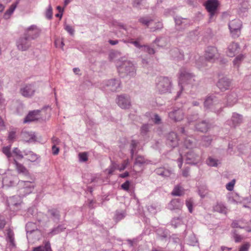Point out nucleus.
<instances>
[{
	"label": "nucleus",
	"instance_id": "57",
	"mask_svg": "<svg viewBox=\"0 0 251 251\" xmlns=\"http://www.w3.org/2000/svg\"><path fill=\"white\" fill-rule=\"evenodd\" d=\"M145 163V158L142 156H138L135 159V164L142 165Z\"/></svg>",
	"mask_w": 251,
	"mask_h": 251
},
{
	"label": "nucleus",
	"instance_id": "20",
	"mask_svg": "<svg viewBox=\"0 0 251 251\" xmlns=\"http://www.w3.org/2000/svg\"><path fill=\"white\" fill-rule=\"evenodd\" d=\"M18 181V178L17 176L11 175L10 172L7 173V175L2 180L3 183L7 185V186H12Z\"/></svg>",
	"mask_w": 251,
	"mask_h": 251
},
{
	"label": "nucleus",
	"instance_id": "24",
	"mask_svg": "<svg viewBox=\"0 0 251 251\" xmlns=\"http://www.w3.org/2000/svg\"><path fill=\"white\" fill-rule=\"evenodd\" d=\"M237 101V96L235 93L231 92L226 97V104L227 106H232Z\"/></svg>",
	"mask_w": 251,
	"mask_h": 251
},
{
	"label": "nucleus",
	"instance_id": "63",
	"mask_svg": "<svg viewBox=\"0 0 251 251\" xmlns=\"http://www.w3.org/2000/svg\"><path fill=\"white\" fill-rule=\"evenodd\" d=\"M128 164H129L128 159L125 160L124 161H123L121 165L118 167V169L120 171L124 170V169H125L126 168V167L127 166Z\"/></svg>",
	"mask_w": 251,
	"mask_h": 251
},
{
	"label": "nucleus",
	"instance_id": "31",
	"mask_svg": "<svg viewBox=\"0 0 251 251\" xmlns=\"http://www.w3.org/2000/svg\"><path fill=\"white\" fill-rule=\"evenodd\" d=\"M18 3V1L14 3H13L9 7V8L5 12L3 15V18L5 19H7L10 17V15L13 13L15 8H16Z\"/></svg>",
	"mask_w": 251,
	"mask_h": 251
},
{
	"label": "nucleus",
	"instance_id": "19",
	"mask_svg": "<svg viewBox=\"0 0 251 251\" xmlns=\"http://www.w3.org/2000/svg\"><path fill=\"white\" fill-rule=\"evenodd\" d=\"M167 144L172 148L176 147L178 144L177 134L174 132H171L167 135Z\"/></svg>",
	"mask_w": 251,
	"mask_h": 251
},
{
	"label": "nucleus",
	"instance_id": "21",
	"mask_svg": "<svg viewBox=\"0 0 251 251\" xmlns=\"http://www.w3.org/2000/svg\"><path fill=\"white\" fill-rule=\"evenodd\" d=\"M239 46L237 43L233 42L227 48L226 51L227 55L229 57H233L239 51Z\"/></svg>",
	"mask_w": 251,
	"mask_h": 251
},
{
	"label": "nucleus",
	"instance_id": "42",
	"mask_svg": "<svg viewBox=\"0 0 251 251\" xmlns=\"http://www.w3.org/2000/svg\"><path fill=\"white\" fill-rule=\"evenodd\" d=\"M174 20L177 25H183L184 24V25H185L188 22V20L186 19H183L178 16L175 17Z\"/></svg>",
	"mask_w": 251,
	"mask_h": 251
},
{
	"label": "nucleus",
	"instance_id": "48",
	"mask_svg": "<svg viewBox=\"0 0 251 251\" xmlns=\"http://www.w3.org/2000/svg\"><path fill=\"white\" fill-rule=\"evenodd\" d=\"M7 239L8 241L10 243L11 245L12 246H14V233L13 231L10 229H8L7 231Z\"/></svg>",
	"mask_w": 251,
	"mask_h": 251
},
{
	"label": "nucleus",
	"instance_id": "11",
	"mask_svg": "<svg viewBox=\"0 0 251 251\" xmlns=\"http://www.w3.org/2000/svg\"><path fill=\"white\" fill-rule=\"evenodd\" d=\"M16 45L19 50L25 51L31 46V40L24 35L17 41Z\"/></svg>",
	"mask_w": 251,
	"mask_h": 251
},
{
	"label": "nucleus",
	"instance_id": "40",
	"mask_svg": "<svg viewBox=\"0 0 251 251\" xmlns=\"http://www.w3.org/2000/svg\"><path fill=\"white\" fill-rule=\"evenodd\" d=\"M66 227L62 225H59L57 227L53 228L51 231L50 232L51 235H54L62 231L65 229Z\"/></svg>",
	"mask_w": 251,
	"mask_h": 251
},
{
	"label": "nucleus",
	"instance_id": "29",
	"mask_svg": "<svg viewBox=\"0 0 251 251\" xmlns=\"http://www.w3.org/2000/svg\"><path fill=\"white\" fill-rule=\"evenodd\" d=\"M152 125L147 124L142 125L140 128L141 135L145 137H149L148 134Z\"/></svg>",
	"mask_w": 251,
	"mask_h": 251
},
{
	"label": "nucleus",
	"instance_id": "41",
	"mask_svg": "<svg viewBox=\"0 0 251 251\" xmlns=\"http://www.w3.org/2000/svg\"><path fill=\"white\" fill-rule=\"evenodd\" d=\"M212 141V138L210 136H203L201 139V146L204 147L208 146Z\"/></svg>",
	"mask_w": 251,
	"mask_h": 251
},
{
	"label": "nucleus",
	"instance_id": "39",
	"mask_svg": "<svg viewBox=\"0 0 251 251\" xmlns=\"http://www.w3.org/2000/svg\"><path fill=\"white\" fill-rule=\"evenodd\" d=\"M155 43L159 47H165L167 44V39L165 38H157L154 41Z\"/></svg>",
	"mask_w": 251,
	"mask_h": 251
},
{
	"label": "nucleus",
	"instance_id": "14",
	"mask_svg": "<svg viewBox=\"0 0 251 251\" xmlns=\"http://www.w3.org/2000/svg\"><path fill=\"white\" fill-rule=\"evenodd\" d=\"M107 90L113 92L119 91L121 89V81L119 79L113 78L105 82Z\"/></svg>",
	"mask_w": 251,
	"mask_h": 251
},
{
	"label": "nucleus",
	"instance_id": "9",
	"mask_svg": "<svg viewBox=\"0 0 251 251\" xmlns=\"http://www.w3.org/2000/svg\"><path fill=\"white\" fill-rule=\"evenodd\" d=\"M40 32V29L36 25H31L25 29L24 35L31 40H35L39 36Z\"/></svg>",
	"mask_w": 251,
	"mask_h": 251
},
{
	"label": "nucleus",
	"instance_id": "35",
	"mask_svg": "<svg viewBox=\"0 0 251 251\" xmlns=\"http://www.w3.org/2000/svg\"><path fill=\"white\" fill-rule=\"evenodd\" d=\"M25 228L27 234H31L33 231L37 230V227L35 224L32 222L27 223L26 225Z\"/></svg>",
	"mask_w": 251,
	"mask_h": 251
},
{
	"label": "nucleus",
	"instance_id": "15",
	"mask_svg": "<svg viewBox=\"0 0 251 251\" xmlns=\"http://www.w3.org/2000/svg\"><path fill=\"white\" fill-rule=\"evenodd\" d=\"M35 92V89L33 85L27 84L20 89V93L24 97L31 98L32 97Z\"/></svg>",
	"mask_w": 251,
	"mask_h": 251
},
{
	"label": "nucleus",
	"instance_id": "28",
	"mask_svg": "<svg viewBox=\"0 0 251 251\" xmlns=\"http://www.w3.org/2000/svg\"><path fill=\"white\" fill-rule=\"evenodd\" d=\"M155 173L163 177H169L172 174V171L169 169H166L163 167H161L156 169L155 170Z\"/></svg>",
	"mask_w": 251,
	"mask_h": 251
},
{
	"label": "nucleus",
	"instance_id": "13",
	"mask_svg": "<svg viewBox=\"0 0 251 251\" xmlns=\"http://www.w3.org/2000/svg\"><path fill=\"white\" fill-rule=\"evenodd\" d=\"M243 122V116L237 113H233L230 120L226 121V124L232 127L239 126Z\"/></svg>",
	"mask_w": 251,
	"mask_h": 251
},
{
	"label": "nucleus",
	"instance_id": "30",
	"mask_svg": "<svg viewBox=\"0 0 251 251\" xmlns=\"http://www.w3.org/2000/svg\"><path fill=\"white\" fill-rule=\"evenodd\" d=\"M184 194V189L179 185L176 186L172 192V195L175 196H181Z\"/></svg>",
	"mask_w": 251,
	"mask_h": 251
},
{
	"label": "nucleus",
	"instance_id": "44",
	"mask_svg": "<svg viewBox=\"0 0 251 251\" xmlns=\"http://www.w3.org/2000/svg\"><path fill=\"white\" fill-rule=\"evenodd\" d=\"M229 201L231 203H238L241 202V200L239 195L236 194L229 198Z\"/></svg>",
	"mask_w": 251,
	"mask_h": 251
},
{
	"label": "nucleus",
	"instance_id": "23",
	"mask_svg": "<svg viewBox=\"0 0 251 251\" xmlns=\"http://www.w3.org/2000/svg\"><path fill=\"white\" fill-rule=\"evenodd\" d=\"M40 112V111L38 110L30 112L25 119L24 122L26 123L37 120L39 118Z\"/></svg>",
	"mask_w": 251,
	"mask_h": 251
},
{
	"label": "nucleus",
	"instance_id": "1",
	"mask_svg": "<svg viewBox=\"0 0 251 251\" xmlns=\"http://www.w3.org/2000/svg\"><path fill=\"white\" fill-rule=\"evenodd\" d=\"M178 81L181 90L186 91L188 93H191L192 91L191 89L196 88L198 85L195 75L189 70L184 67L179 70Z\"/></svg>",
	"mask_w": 251,
	"mask_h": 251
},
{
	"label": "nucleus",
	"instance_id": "64",
	"mask_svg": "<svg viewBox=\"0 0 251 251\" xmlns=\"http://www.w3.org/2000/svg\"><path fill=\"white\" fill-rule=\"evenodd\" d=\"M79 160L81 162H85L88 159L87 154L86 152L80 153L79 154Z\"/></svg>",
	"mask_w": 251,
	"mask_h": 251
},
{
	"label": "nucleus",
	"instance_id": "2",
	"mask_svg": "<svg viewBox=\"0 0 251 251\" xmlns=\"http://www.w3.org/2000/svg\"><path fill=\"white\" fill-rule=\"evenodd\" d=\"M117 66L118 73L121 77H124L126 75L133 76L136 74L135 66L129 60L122 58L118 62Z\"/></svg>",
	"mask_w": 251,
	"mask_h": 251
},
{
	"label": "nucleus",
	"instance_id": "56",
	"mask_svg": "<svg viewBox=\"0 0 251 251\" xmlns=\"http://www.w3.org/2000/svg\"><path fill=\"white\" fill-rule=\"evenodd\" d=\"M235 183V180L233 179L226 184V188L228 191H232L233 190L234 186Z\"/></svg>",
	"mask_w": 251,
	"mask_h": 251
},
{
	"label": "nucleus",
	"instance_id": "22",
	"mask_svg": "<svg viewBox=\"0 0 251 251\" xmlns=\"http://www.w3.org/2000/svg\"><path fill=\"white\" fill-rule=\"evenodd\" d=\"M183 205V201L179 199H174L172 200L168 205V207L171 210L180 209Z\"/></svg>",
	"mask_w": 251,
	"mask_h": 251
},
{
	"label": "nucleus",
	"instance_id": "60",
	"mask_svg": "<svg viewBox=\"0 0 251 251\" xmlns=\"http://www.w3.org/2000/svg\"><path fill=\"white\" fill-rule=\"evenodd\" d=\"M199 193L201 198H204L207 193V189L206 187L202 186L199 188Z\"/></svg>",
	"mask_w": 251,
	"mask_h": 251
},
{
	"label": "nucleus",
	"instance_id": "18",
	"mask_svg": "<svg viewBox=\"0 0 251 251\" xmlns=\"http://www.w3.org/2000/svg\"><path fill=\"white\" fill-rule=\"evenodd\" d=\"M20 196H14L11 197H10L7 200V203L8 206L10 207V209H13V210H15V207H17L21 204V198Z\"/></svg>",
	"mask_w": 251,
	"mask_h": 251
},
{
	"label": "nucleus",
	"instance_id": "16",
	"mask_svg": "<svg viewBox=\"0 0 251 251\" xmlns=\"http://www.w3.org/2000/svg\"><path fill=\"white\" fill-rule=\"evenodd\" d=\"M205 5L207 10L210 13V17H212L217 10L218 1L217 0H208Z\"/></svg>",
	"mask_w": 251,
	"mask_h": 251
},
{
	"label": "nucleus",
	"instance_id": "12",
	"mask_svg": "<svg viewBox=\"0 0 251 251\" xmlns=\"http://www.w3.org/2000/svg\"><path fill=\"white\" fill-rule=\"evenodd\" d=\"M118 105L123 109H127L131 106V100L129 96L122 95L118 96L116 100Z\"/></svg>",
	"mask_w": 251,
	"mask_h": 251
},
{
	"label": "nucleus",
	"instance_id": "32",
	"mask_svg": "<svg viewBox=\"0 0 251 251\" xmlns=\"http://www.w3.org/2000/svg\"><path fill=\"white\" fill-rule=\"evenodd\" d=\"M214 210L215 211L223 214H226L227 212L226 207L222 203H217V204L214 207Z\"/></svg>",
	"mask_w": 251,
	"mask_h": 251
},
{
	"label": "nucleus",
	"instance_id": "46",
	"mask_svg": "<svg viewBox=\"0 0 251 251\" xmlns=\"http://www.w3.org/2000/svg\"><path fill=\"white\" fill-rule=\"evenodd\" d=\"M139 22L143 25L149 26L151 23L152 22V20L149 19L148 17H142L139 19Z\"/></svg>",
	"mask_w": 251,
	"mask_h": 251
},
{
	"label": "nucleus",
	"instance_id": "27",
	"mask_svg": "<svg viewBox=\"0 0 251 251\" xmlns=\"http://www.w3.org/2000/svg\"><path fill=\"white\" fill-rule=\"evenodd\" d=\"M23 153L25 156H27V159L32 162L37 161L40 157L36 153L27 150H24L23 151Z\"/></svg>",
	"mask_w": 251,
	"mask_h": 251
},
{
	"label": "nucleus",
	"instance_id": "26",
	"mask_svg": "<svg viewBox=\"0 0 251 251\" xmlns=\"http://www.w3.org/2000/svg\"><path fill=\"white\" fill-rule=\"evenodd\" d=\"M196 129L197 131L202 132H205L208 131L209 128L208 123L205 121H203L201 123H199L195 125Z\"/></svg>",
	"mask_w": 251,
	"mask_h": 251
},
{
	"label": "nucleus",
	"instance_id": "49",
	"mask_svg": "<svg viewBox=\"0 0 251 251\" xmlns=\"http://www.w3.org/2000/svg\"><path fill=\"white\" fill-rule=\"evenodd\" d=\"M198 243V240L194 235H192L189 236L188 241V244L191 246H196Z\"/></svg>",
	"mask_w": 251,
	"mask_h": 251
},
{
	"label": "nucleus",
	"instance_id": "38",
	"mask_svg": "<svg viewBox=\"0 0 251 251\" xmlns=\"http://www.w3.org/2000/svg\"><path fill=\"white\" fill-rule=\"evenodd\" d=\"M138 144V142L133 140L130 145V150L131 158H133L134 154L136 152V147Z\"/></svg>",
	"mask_w": 251,
	"mask_h": 251
},
{
	"label": "nucleus",
	"instance_id": "8",
	"mask_svg": "<svg viewBox=\"0 0 251 251\" xmlns=\"http://www.w3.org/2000/svg\"><path fill=\"white\" fill-rule=\"evenodd\" d=\"M219 100L217 96L214 95H210L208 96L204 101V107L206 109H210L211 111H214L215 112H220L218 110L216 111L214 107L219 103Z\"/></svg>",
	"mask_w": 251,
	"mask_h": 251
},
{
	"label": "nucleus",
	"instance_id": "4",
	"mask_svg": "<svg viewBox=\"0 0 251 251\" xmlns=\"http://www.w3.org/2000/svg\"><path fill=\"white\" fill-rule=\"evenodd\" d=\"M172 88V81L168 77L160 76L156 79V88L160 94L170 93Z\"/></svg>",
	"mask_w": 251,
	"mask_h": 251
},
{
	"label": "nucleus",
	"instance_id": "53",
	"mask_svg": "<svg viewBox=\"0 0 251 251\" xmlns=\"http://www.w3.org/2000/svg\"><path fill=\"white\" fill-rule=\"evenodd\" d=\"M172 225L174 226L175 228L177 227L178 226L182 224V221L180 218H174L171 221Z\"/></svg>",
	"mask_w": 251,
	"mask_h": 251
},
{
	"label": "nucleus",
	"instance_id": "43",
	"mask_svg": "<svg viewBox=\"0 0 251 251\" xmlns=\"http://www.w3.org/2000/svg\"><path fill=\"white\" fill-rule=\"evenodd\" d=\"M244 56L243 54H240L237 56L233 60L234 66L237 67H239L240 63L244 59Z\"/></svg>",
	"mask_w": 251,
	"mask_h": 251
},
{
	"label": "nucleus",
	"instance_id": "10",
	"mask_svg": "<svg viewBox=\"0 0 251 251\" xmlns=\"http://www.w3.org/2000/svg\"><path fill=\"white\" fill-rule=\"evenodd\" d=\"M169 118L176 122L181 121L184 117L183 110L181 108L174 107L173 109L168 113Z\"/></svg>",
	"mask_w": 251,
	"mask_h": 251
},
{
	"label": "nucleus",
	"instance_id": "59",
	"mask_svg": "<svg viewBox=\"0 0 251 251\" xmlns=\"http://www.w3.org/2000/svg\"><path fill=\"white\" fill-rule=\"evenodd\" d=\"M118 26L121 29H123L126 32L127 36H132V34L131 33V31H130V29L129 28H126V26L122 24H119Z\"/></svg>",
	"mask_w": 251,
	"mask_h": 251
},
{
	"label": "nucleus",
	"instance_id": "3",
	"mask_svg": "<svg viewBox=\"0 0 251 251\" xmlns=\"http://www.w3.org/2000/svg\"><path fill=\"white\" fill-rule=\"evenodd\" d=\"M184 153L185 156V161L187 164L196 165L199 163L201 161V157L200 156L195 153L193 151H189L187 152H183L181 150L179 151V154L180 157L177 159L178 162V166L181 168L182 165V158L183 154Z\"/></svg>",
	"mask_w": 251,
	"mask_h": 251
},
{
	"label": "nucleus",
	"instance_id": "25",
	"mask_svg": "<svg viewBox=\"0 0 251 251\" xmlns=\"http://www.w3.org/2000/svg\"><path fill=\"white\" fill-rule=\"evenodd\" d=\"M13 163L15 165L16 169L19 174H22L25 176H29V173L27 169L22 164L19 163L15 159H13Z\"/></svg>",
	"mask_w": 251,
	"mask_h": 251
},
{
	"label": "nucleus",
	"instance_id": "45",
	"mask_svg": "<svg viewBox=\"0 0 251 251\" xmlns=\"http://www.w3.org/2000/svg\"><path fill=\"white\" fill-rule=\"evenodd\" d=\"M11 146L4 147L2 148V152L7 156L9 160L12 156V153L10 151Z\"/></svg>",
	"mask_w": 251,
	"mask_h": 251
},
{
	"label": "nucleus",
	"instance_id": "5",
	"mask_svg": "<svg viewBox=\"0 0 251 251\" xmlns=\"http://www.w3.org/2000/svg\"><path fill=\"white\" fill-rule=\"evenodd\" d=\"M17 186L19 194L21 197L32 193L35 187L33 179L32 181L19 180Z\"/></svg>",
	"mask_w": 251,
	"mask_h": 251
},
{
	"label": "nucleus",
	"instance_id": "33",
	"mask_svg": "<svg viewBox=\"0 0 251 251\" xmlns=\"http://www.w3.org/2000/svg\"><path fill=\"white\" fill-rule=\"evenodd\" d=\"M33 251H52L49 242H46L44 246H39L34 248Z\"/></svg>",
	"mask_w": 251,
	"mask_h": 251
},
{
	"label": "nucleus",
	"instance_id": "62",
	"mask_svg": "<svg viewBox=\"0 0 251 251\" xmlns=\"http://www.w3.org/2000/svg\"><path fill=\"white\" fill-rule=\"evenodd\" d=\"M64 28L71 35H73L74 34L75 29L72 26L66 25Z\"/></svg>",
	"mask_w": 251,
	"mask_h": 251
},
{
	"label": "nucleus",
	"instance_id": "50",
	"mask_svg": "<svg viewBox=\"0 0 251 251\" xmlns=\"http://www.w3.org/2000/svg\"><path fill=\"white\" fill-rule=\"evenodd\" d=\"M151 120L155 124H160L161 122V119L160 116L157 114H153L151 116Z\"/></svg>",
	"mask_w": 251,
	"mask_h": 251
},
{
	"label": "nucleus",
	"instance_id": "51",
	"mask_svg": "<svg viewBox=\"0 0 251 251\" xmlns=\"http://www.w3.org/2000/svg\"><path fill=\"white\" fill-rule=\"evenodd\" d=\"M124 43H129L134 45L136 48L139 49H142L143 46H142L140 44L139 41L138 40L133 41L132 39H130L128 40H124Z\"/></svg>",
	"mask_w": 251,
	"mask_h": 251
},
{
	"label": "nucleus",
	"instance_id": "37",
	"mask_svg": "<svg viewBox=\"0 0 251 251\" xmlns=\"http://www.w3.org/2000/svg\"><path fill=\"white\" fill-rule=\"evenodd\" d=\"M220 163L219 160L215 159L211 156L208 157L206 160V164L211 167H217Z\"/></svg>",
	"mask_w": 251,
	"mask_h": 251
},
{
	"label": "nucleus",
	"instance_id": "54",
	"mask_svg": "<svg viewBox=\"0 0 251 251\" xmlns=\"http://www.w3.org/2000/svg\"><path fill=\"white\" fill-rule=\"evenodd\" d=\"M193 201L192 199H188L186 201V205L190 213L193 212Z\"/></svg>",
	"mask_w": 251,
	"mask_h": 251
},
{
	"label": "nucleus",
	"instance_id": "47",
	"mask_svg": "<svg viewBox=\"0 0 251 251\" xmlns=\"http://www.w3.org/2000/svg\"><path fill=\"white\" fill-rule=\"evenodd\" d=\"M12 153L18 159H22L24 157L23 154V151H21L18 148H15L12 151Z\"/></svg>",
	"mask_w": 251,
	"mask_h": 251
},
{
	"label": "nucleus",
	"instance_id": "34",
	"mask_svg": "<svg viewBox=\"0 0 251 251\" xmlns=\"http://www.w3.org/2000/svg\"><path fill=\"white\" fill-rule=\"evenodd\" d=\"M184 145L187 149H192L196 147L194 139L190 137L185 139Z\"/></svg>",
	"mask_w": 251,
	"mask_h": 251
},
{
	"label": "nucleus",
	"instance_id": "6",
	"mask_svg": "<svg viewBox=\"0 0 251 251\" xmlns=\"http://www.w3.org/2000/svg\"><path fill=\"white\" fill-rule=\"evenodd\" d=\"M204 57L206 61L213 63L219 58L220 53L216 47H208L205 50Z\"/></svg>",
	"mask_w": 251,
	"mask_h": 251
},
{
	"label": "nucleus",
	"instance_id": "7",
	"mask_svg": "<svg viewBox=\"0 0 251 251\" xmlns=\"http://www.w3.org/2000/svg\"><path fill=\"white\" fill-rule=\"evenodd\" d=\"M232 36L237 38L240 34V29L242 26V22L239 19H235L230 21L228 24Z\"/></svg>",
	"mask_w": 251,
	"mask_h": 251
},
{
	"label": "nucleus",
	"instance_id": "61",
	"mask_svg": "<svg viewBox=\"0 0 251 251\" xmlns=\"http://www.w3.org/2000/svg\"><path fill=\"white\" fill-rule=\"evenodd\" d=\"M46 17L48 19H50L52 17V9L50 5L48 7V8L46 11Z\"/></svg>",
	"mask_w": 251,
	"mask_h": 251
},
{
	"label": "nucleus",
	"instance_id": "17",
	"mask_svg": "<svg viewBox=\"0 0 251 251\" xmlns=\"http://www.w3.org/2000/svg\"><path fill=\"white\" fill-rule=\"evenodd\" d=\"M230 84L231 82L228 78L223 77L219 79L217 83V86L221 91H225L229 88Z\"/></svg>",
	"mask_w": 251,
	"mask_h": 251
},
{
	"label": "nucleus",
	"instance_id": "58",
	"mask_svg": "<svg viewBox=\"0 0 251 251\" xmlns=\"http://www.w3.org/2000/svg\"><path fill=\"white\" fill-rule=\"evenodd\" d=\"M130 186V181L128 180H126L125 183H124L123 184H122L121 188L123 190H124L127 192H129Z\"/></svg>",
	"mask_w": 251,
	"mask_h": 251
},
{
	"label": "nucleus",
	"instance_id": "55",
	"mask_svg": "<svg viewBox=\"0 0 251 251\" xmlns=\"http://www.w3.org/2000/svg\"><path fill=\"white\" fill-rule=\"evenodd\" d=\"M125 212L124 211H116L115 219L118 221L123 219L125 217Z\"/></svg>",
	"mask_w": 251,
	"mask_h": 251
},
{
	"label": "nucleus",
	"instance_id": "52",
	"mask_svg": "<svg viewBox=\"0 0 251 251\" xmlns=\"http://www.w3.org/2000/svg\"><path fill=\"white\" fill-rule=\"evenodd\" d=\"M142 50L147 52L150 54H153L155 53L154 50L152 48L147 45H144Z\"/></svg>",
	"mask_w": 251,
	"mask_h": 251
},
{
	"label": "nucleus",
	"instance_id": "36",
	"mask_svg": "<svg viewBox=\"0 0 251 251\" xmlns=\"http://www.w3.org/2000/svg\"><path fill=\"white\" fill-rule=\"evenodd\" d=\"M48 213L49 215H50L53 220L58 221L59 220V212L57 209H52L49 210Z\"/></svg>",
	"mask_w": 251,
	"mask_h": 251
}]
</instances>
